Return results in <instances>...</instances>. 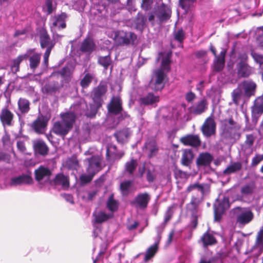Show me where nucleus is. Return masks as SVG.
Listing matches in <instances>:
<instances>
[{"mask_svg": "<svg viewBox=\"0 0 263 263\" xmlns=\"http://www.w3.org/2000/svg\"><path fill=\"white\" fill-rule=\"evenodd\" d=\"M106 207L111 212L117 211L119 207V202L114 198H108L106 203Z\"/></svg>", "mask_w": 263, "mask_h": 263, "instance_id": "nucleus-47", "label": "nucleus"}, {"mask_svg": "<svg viewBox=\"0 0 263 263\" xmlns=\"http://www.w3.org/2000/svg\"><path fill=\"white\" fill-rule=\"evenodd\" d=\"M54 7L53 5L52 0H46L45 5L43 7L44 12H46L47 14H50L52 12Z\"/></svg>", "mask_w": 263, "mask_h": 263, "instance_id": "nucleus-51", "label": "nucleus"}, {"mask_svg": "<svg viewBox=\"0 0 263 263\" xmlns=\"http://www.w3.org/2000/svg\"><path fill=\"white\" fill-rule=\"evenodd\" d=\"M255 244L257 246H261L263 248V227L259 230L257 234Z\"/></svg>", "mask_w": 263, "mask_h": 263, "instance_id": "nucleus-53", "label": "nucleus"}, {"mask_svg": "<svg viewBox=\"0 0 263 263\" xmlns=\"http://www.w3.org/2000/svg\"><path fill=\"white\" fill-rule=\"evenodd\" d=\"M226 53V51L224 50H222L218 57L215 58V60L214 61V71L219 72L223 69L224 66Z\"/></svg>", "mask_w": 263, "mask_h": 263, "instance_id": "nucleus-34", "label": "nucleus"}, {"mask_svg": "<svg viewBox=\"0 0 263 263\" xmlns=\"http://www.w3.org/2000/svg\"><path fill=\"white\" fill-rule=\"evenodd\" d=\"M88 173V174H82L80 176V181L81 182V184L82 185L86 184L89 182H90L93 176L95 175V172H90V171H87Z\"/></svg>", "mask_w": 263, "mask_h": 263, "instance_id": "nucleus-46", "label": "nucleus"}, {"mask_svg": "<svg viewBox=\"0 0 263 263\" xmlns=\"http://www.w3.org/2000/svg\"><path fill=\"white\" fill-rule=\"evenodd\" d=\"M180 141L186 146L197 147L201 145V141L197 135H187L180 138Z\"/></svg>", "mask_w": 263, "mask_h": 263, "instance_id": "nucleus-19", "label": "nucleus"}, {"mask_svg": "<svg viewBox=\"0 0 263 263\" xmlns=\"http://www.w3.org/2000/svg\"><path fill=\"white\" fill-rule=\"evenodd\" d=\"M14 114L7 106L3 108L0 112V120L4 127L12 126L14 125Z\"/></svg>", "mask_w": 263, "mask_h": 263, "instance_id": "nucleus-12", "label": "nucleus"}, {"mask_svg": "<svg viewBox=\"0 0 263 263\" xmlns=\"http://www.w3.org/2000/svg\"><path fill=\"white\" fill-rule=\"evenodd\" d=\"M78 115V112L71 110L61 114V121L56 122L53 126V132L63 138L72 129L76 118Z\"/></svg>", "mask_w": 263, "mask_h": 263, "instance_id": "nucleus-2", "label": "nucleus"}, {"mask_svg": "<svg viewBox=\"0 0 263 263\" xmlns=\"http://www.w3.org/2000/svg\"><path fill=\"white\" fill-rule=\"evenodd\" d=\"M98 63L102 66L104 69L107 70L111 64L112 61L109 55L99 57L98 60Z\"/></svg>", "mask_w": 263, "mask_h": 263, "instance_id": "nucleus-45", "label": "nucleus"}, {"mask_svg": "<svg viewBox=\"0 0 263 263\" xmlns=\"http://www.w3.org/2000/svg\"><path fill=\"white\" fill-rule=\"evenodd\" d=\"M51 171L47 167L41 165L34 171L35 180L40 184H44L50 181Z\"/></svg>", "mask_w": 263, "mask_h": 263, "instance_id": "nucleus-9", "label": "nucleus"}, {"mask_svg": "<svg viewBox=\"0 0 263 263\" xmlns=\"http://www.w3.org/2000/svg\"><path fill=\"white\" fill-rule=\"evenodd\" d=\"M185 100H186V101L187 102L191 103L195 99L196 95L194 92H193L192 91H190L185 95Z\"/></svg>", "mask_w": 263, "mask_h": 263, "instance_id": "nucleus-63", "label": "nucleus"}, {"mask_svg": "<svg viewBox=\"0 0 263 263\" xmlns=\"http://www.w3.org/2000/svg\"><path fill=\"white\" fill-rule=\"evenodd\" d=\"M146 171L147 181L149 183L153 182L157 176L155 167L152 165L147 166Z\"/></svg>", "mask_w": 263, "mask_h": 263, "instance_id": "nucleus-42", "label": "nucleus"}, {"mask_svg": "<svg viewBox=\"0 0 263 263\" xmlns=\"http://www.w3.org/2000/svg\"><path fill=\"white\" fill-rule=\"evenodd\" d=\"M39 38L41 46L42 48H52L55 44L54 42L51 40L46 30L42 29L39 32Z\"/></svg>", "mask_w": 263, "mask_h": 263, "instance_id": "nucleus-17", "label": "nucleus"}, {"mask_svg": "<svg viewBox=\"0 0 263 263\" xmlns=\"http://www.w3.org/2000/svg\"><path fill=\"white\" fill-rule=\"evenodd\" d=\"M194 190L200 192L202 196H206L210 192V186L206 184H200L198 183H195L191 184L187 188V191L189 192Z\"/></svg>", "mask_w": 263, "mask_h": 263, "instance_id": "nucleus-29", "label": "nucleus"}, {"mask_svg": "<svg viewBox=\"0 0 263 263\" xmlns=\"http://www.w3.org/2000/svg\"><path fill=\"white\" fill-rule=\"evenodd\" d=\"M263 160V154H256L252 158L251 166L255 167L257 166L261 161Z\"/></svg>", "mask_w": 263, "mask_h": 263, "instance_id": "nucleus-55", "label": "nucleus"}, {"mask_svg": "<svg viewBox=\"0 0 263 263\" xmlns=\"http://www.w3.org/2000/svg\"><path fill=\"white\" fill-rule=\"evenodd\" d=\"M158 96L155 95L153 93L149 92L144 95L139 99V103L141 106H151L156 107L157 103L159 101Z\"/></svg>", "mask_w": 263, "mask_h": 263, "instance_id": "nucleus-14", "label": "nucleus"}, {"mask_svg": "<svg viewBox=\"0 0 263 263\" xmlns=\"http://www.w3.org/2000/svg\"><path fill=\"white\" fill-rule=\"evenodd\" d=\"M161 239V236L160 235H158L157 236V241H156L153 245L149 247L146 252L144 257V261H147L152 258H153L157 252L158 250V245L160 242V240Z\"/></svg>", "mask_w": 263, "mask_h": 263, "instance_id": "nucleus-28", "label": "nucleus"}, {"mask_svg": "<svg viewBox=\"0 0 263 263\" xmlns=\"http://www.w3.org/2000/svg\"><path fill=\"white\" fill-rule=\"evenodd\" d=\"M197 198H192L190 203L187 204V208L191 210H195L198 206V202L196 201Z\"/></svg>", "mask_w": 263, "mask_h": 263, "instance_id": "nucleus-60", "label": "nucleus"}, {"mask_svg": "<svg viewBox=\"0 0 263 263\" xmlns=\"http://www.w3.org/2000/svg\"><path fill=\"white\" fill-rule=\"evenodd\" d=\"M146 16L142 13L139 12L134 21L136 28L139 30H143L146 26Z\"/></svg>", "mask_w": 263, "mask_h": 263, "instance_id": "nucleus-39", "label": "nucleus"}, {"mask_svg": "<svg viewBox=\"0 0 263 263\" xmlns=\"http://www.w3.org/2000/svg\"><path fill=\"white\" fill-rule=\"evenodd\" d=\"M121 100L119 97H114L108 105V110L110 113L117 115L122 111Z\"/></svg>", "mask_w": 263, "mask_h": 263, "instance_id": "nucleus-24", "label": "nucleus"}, {"mask_svg": "<svg viewBox=\"0 0 263 263\" xmlns=\"http://www.w3.org/2000/svg\"><path fill=\"white\" fill-rule=\"evenodd\" d=\"M230 206L229 198H216L214 204V219L215 221L220 222L226 210Z\"/></svg>", "mask_w": 263, "mask_h": 263, "instance_id": "nucleus-6", "label": "nucleus"}, {"mask_svg": "<svg viewBox=\"0 0 263 263\" xmlns=\"http://www.w3.org/2000/svg\"><path fill=\"white\" fill-rule=\"evenodd\" d=\"M17 147L18 149L21 152L23 153L26 151L25 143L23 141H18L17 142Z\"/></svg>", "mask_w": 263, "mask_h": 263, "instance_id": "nucleus-64", "label": "nucleus"}, {"mask_svg": "<svg viewBox=\"0 0 263 263\" xmlns=\"http://www.w3.org/2000/svg\"><path fill=\"white\" fill-rule=\"evenodd\" d=\"M54 183L55 185L61 186L63 189H67L69 186V177L62 173L58 174L54 179Z\"/></svg>", "mask_w": 263, "mask_h": 263, "instance_id": "nucleus-27", "label": "nucleus"}, {"mask_svg": "<svg viewBox=\"0 0 263 263\" xmlns=\"http://www.w3.org/2000/svg\"><path fill=\"white\" fill-rule=\"evenodd\" d=\"M159 148L156 142L154 140L147 141L143 147V151L149 158L154 157L157 155Z\"/></svg>", "mask_w": 263, "mask_h": 263, "instance_id": "nucleus-18", "label": "nucleus"}, {"mask_svg": "<svg viewBox=\"0 0 263 263\" xmlns=\"http://www.w3.org/2000/svg\"><path fill=\"white\" fill-rule=\"evenodd\" d=\"M242 168V164L240 162H234L228 166L223 171L225 174H231L240 171Z\"/></svg>", "mask_w": 263, "mask_h": 263, "instance_id": "nucleus-43", "label": "nucleus"}, {"mask_svg": "<svg viewBox=\"0 0 263 263\" xmlns=\"http://www.w3.org/2000/svg\"><path fill=\"white\" fill-rule=\"evenodd\" d=\"M172 53L160 52L156 61L158 62L162 59L161 67L154 71V76L150 83V87L154 91L161 90L164 87L166 72L170 70V59Z\"/></svg>", "mask_w": 263, "mask_h": 263, "instance_id": "nucleus-1", "label": "nucleus"}, {"mask_svg": "<svg viewBox=\"0 0 263 263\" xmlns=\"http://www.w3.org/2000/svg\"><path fill=\"white\" fill-rule=\"evenodd\" d=\"M153 3V0H142L141 7L145 10H148Z\"/></svg>", "mask_w": 263, "mask_h": 263, "instance_id": "nucleus-59", "label": "nucleus"}, {"mask_svg": "<svg viewBox=\"0 0 263 263\" xmlns=\"http://www.w3.org/2000/svg\"><path fill=\"white\" fill-rule=\"evenodd\" d=\"M194 158V154L192 149H184L182 151V155L181 158V163L182 165L191 167Z\"/></svg>", "mask_w": 263, "mask_h": 263, "instance_id": "nucleus-23", "label": "nucleus"}, {"mask_svg": "<svg viewBox=\"0 0 263 263\" xmlns=\"http://www.w3.org/2000/svg\"><path fill=\"white\" fill-rule=\"evenodd\" d=\"M136 37L134 33L119 31L115 33V41L119 45H128L131 41L134 42Z\"/></svg>", "mask_w": 263, "mask_h": 263, "instance_id": "nucleus-10", "label": "nucleus"}, {"mask_svg": "<svg viewBox=\"0 0 263 263\" xmlns=\"http://www.w3.org/2000/svg\"><path fill=\"white\" fill-rule=\"evenodd\" d=\"M107 91V86L105 85L100 84L95 88L91 95L93 102L98 103L99 106H102L103 100L102 96Z\"/></svg>", "mask_w": 263, "mask_h": 263, "instance_id": "nucleus-15", "label": "nucleus"}, {"mask_svg": "<svg viewBox=\"0 0 263 263\" xmlns=\"http://www.w3.org/2000/svg\"><path fill=\"white\" fill-rule=\"evenodd\" d=\"M87 160L88 162V166L87 168V171H90L91 172H95V174L98 172L100 166L99 158L96 156H92Z\"/></svg>", "mask_w": 263, "mask_h": 263, "instance_id": "nucleus-31", "label": "nucleus"}, {"mask_svg": "<svg viewBox=\"0 0 263 263\" xmlns=\"http://www.w3.org/2000/svg\"><path fill=\"white\" fill-rule=\"evenodd\" d=\"M67 17L68 15L65 12H62L61 14L52 16L50 20L51 31L65 28L66 27V21Z\"/></svg>", "mask_w": 263, "mask_h": 263, "instance_id": "nucleus-8", "label": "nucleus"}, {"mask_svg": "<svg viewBox=\"0 0 263 263\" xmlns=\"http://www.w3.org/2000/svg\"><path fill=\"white\" fill-rule=\"evenodd\" d=\"M137 166V162L136 160L132 159L130 161L127 162L125 164V170L130 174H133Z\"/></svg>", "mask_w": 263, "mask_h": 263, "instance_id": "nucleus-48", "label": "nucleus"}, {"mask_svg": "<svg viewBox=\"0 0 263 263\" xmlns=\"http://www.w3.org/2000/svg\"><path fill=\"white\" fill-rule=\"evenodd\" d=\"M171 13V8L162 3L154 8L149 14L148 19L153 25L155 24V18L160 23L165 22L170 19Z\"/></svg>", "mask_w": 263, "mask_h": 263, "instance_id": "nucleus-4", "label": "nucleus"}, {"mask_svg": "<svg viewBox=\"0 0 263 263\" xmlns=\"http://www.w3.org/2000/svg\"><path fill=\"white\" fill-rule=\"evenodd\" d=\"M208 108V102L206 99H202L198 101L192 108V112L195 115H200L205 112Z\"/></svg>", "mask_w": 263, "mask_h": 263, "instance_id": "nucleus-33", "label": "nucleus"}, {"mask_svg": "<svg viewBox=\"0 0 263 263\" xmlns=\"http://www.w3.org/2000/svg\"><path fill=\"white\" fill-rule=\"evenodd\" d=\"M52 48H47L44 55L43 63L45 66H47L48 63L49 57L51 52Z\"/></svg>", "mask_w": 263, "mask_h": 263, "instance_id": "nucleus-61", "label": "nucleus"}, {"mask_svg": "<svg viewBox=\"0 0 263 263\" xmlns=\"http://www.w3.org/2000/svg\"><path fill=\"white\" fill-rule=\"evenodd\" d=\"M101 106H99L97 103L93 102V103L90 104V109H87V110L84 111L83 112H81L80 113H79L78 112V111L81 108L82 105L76 104V105H73V106L72 107L74 111V112H78V115L79 114H80V115H84L87 117L93 118L96 116L98 109Z\"/></svg>", "mask_w": 263, "mask_h": 263, "instance_id": "nucleus-16", "label": "nucleus"}, {"mask_svg": "<svg viewBox=\"0 0 263 263\" xmlns=\"http://www.w3.org/2000/svg\"><path fill=\"white\" fill-rule=\"evenodd\" d=\"M240 93L238 90H234L232 93V98L233 102L237 104L240 99Z\"/></svg>", "mask_w": 263, "mask_h": 263, "instance_id": "nucleus-62", "label": "nucleus"}, {"mask_svg": "<svg viewBox=\"0 0 263 263\" xmlns=\"http://www.w3.org/2000/svg\"><path fill=\"white\" fill-rule=\"evenodd\" d=\"M66 165L70 170H78L79 167V162L76 159H69Z\"/></svg>", "mask_w": 263, "mask_h": 263, "instance_id": "nucleus-50", "label": "nucleus"}, {"mask_svg": "<svg viewBox=\"0 0 263 263\" xmlns=\"http://www.w3.org/2000/svg\"><path fill=\"white\" fill-rule=\"evenodd\" d=\"M62 86L58 82L53 81L45 84L42 90L44 93L53 95L59 91Z\"/></svg>", "mask_w": 263, "mask_h": 263, "instance_id": "nucleus-25", "label": "nucleus"}, {"mask_svg": "<svg viewBox=\"0 0 263 263\" xmlns=\"http://www.w3.org/2000/svg\"><path fill=\"white\" fill-rule=\"evenodd\" d=\"M95 78V75L94 73L89 72L86 73L80 81V84L81 86L83 88L88 87Z\"/></svg>", "mask_w": 263, "mask_h": 263, "instance_id": "nucleus-41", "label": "nucleus"}, {"mask_svg": "<svg viewBox=\"0 0 263 263\" xmlns=\"http://www.w3.org/2000/svg\"><path fill=\"white\" fill-rule=\"evenodd\" d=\"M33 182V179L28 175H22L17 177H13L10 179L11 186H17L23 184H30Z\"/></svg>", "mask_w": 263, "mask_h": 263, "instance_id": "nucleus-21", "label": "nucleus"}, {"mask_svg": "<svg viewBox=\"0 0 263 263\" xmlns=\"http://www.w3.org/2000/svg\"><path fill=\"white\" fill-rule=\"evenodd\" d=\"M174 205H171L167 208V210L164 215V223L165 224H166L172 218L174 214Z\"/></svg>", "mask_w": 263, "mask_h": 263, "instance_id": "nucleus-52", "label": "nucleus"}, {"mask_svg": "<svg viewBox=\"0 0 263 263\" xmlns=\"http://www.w3.org/2000/svg\"><path fill=\"white\" fill-rule=\"evenodd\" d=\"M199 242H201L203 248L214 246L217 243V240L214 235L209 231L204 233L201 236Z\"/></svg>", "mask_w": 263, "mask_h": 263, "instance_id": "nucleus-20", "label": "nucleus"}, {"mask_svg": "<svg viewBox=\"0 0 263 263\" xmlns=\"http://www.w3.org/2000/svg\"><path fill=\"white\" fill-rule=\"evenodd\" d=\"M29 57L30 67L31 69H36L41 60V54L34 52V49L28 50L25 54L18 55L13 60V64L11 66V71L15 73L20 70V64L23 60H26Z\"/></svg>", "mask_w": 263, "mask_h": 263, "instance_id": "nucleus-3", "label": "nucleus"}, {"mask_svg": "<svg viewBox=\"0 0 263 263\" xmlns=\"http://www.w3.org/2000/svg\"><path fill=\"white\" fill-rule=\"evenodd\" d=\"M114 135L119 142L124 143L127 140L130 133L128 129H123L117 132Z\"/></svg>", "mask_w": 263, "mask_h": 263, "instance_id": "nucleus-40", "label": "nucleus"}, {"mask_svg": "<svg viewBox=\"0 0 263 263\" xmlns=\"http://www.w3.org/2000/svg\"><path fill=\"white\" fill-rule=\"evenodd\" d=\"M96 48V45L93 40L90 38L85 39L81 46V50L84 52H92Z\"/></svg>", "mask_w": 263, "mask_h": 263, "instance_id": "nucleus-38", "label": "nucleus"}, {"mask_svg": "<svg viewBox=\"0 0 263 263\" xmlns=\"http://www.w3.org/2000/svg\"><path fill=\"white\" fill-rule=\"evenodd\" d=\"M245 96L248 97L254 96L256 88V84L252 81H246L243 83Z\"/></svg>", "mask_w": 263, "mask_h": 263, "instance_id": "nucleus-37", "label": "nucleus"}, {"mask_svg": "<svg viewBox=\"0 0 263 263\" xmlns=\"http://www.w3.org/2000/svg\"><path fill=\"white\" fill-rule=\"evenodd\" d=\"M132 184L131 181H125L121 183L120 190L123 195H127L130 190Z\"/></svg>", "mask_w": 263, "mask_h": 263, "instance_id": "nucleus-49", "label": "nucleus"}, {"mask_svg": "<svg viewBox=\"0 0 263 263\" xmlns=\"http://www.w3.org/2000/svg\"><path fill=\"white\" fill-rule=\"evenodd\" d=\"M203 135L206 138L215 135L216 132V123L214 119L208 117L204 121L201 127Z\"/></svg>", "mask_w": 263, "mask_h": 263, "instance_id": "nucleus-13", "label": "nucleus"}, {"mask_svg": "<svg viewBox=\"0 0 263 263\" xmlns=\"http://www.w3.org/2000/svg\"><path fill=\"white\" fill-rule=\"evenodd\" d=\"M30 103L29 101L24 98H20L17 102L18 112L17 115L21 117V115H25L29 112L30 109Z\"/></svg>", "mask_w": 263, "mask_h": 263, "instance_id": "nucleus-22", "label": "nucleus"}, {"mask_svg": "<svg viewBox=\"0 0 263 263\" xmlns=\"http://www.w3.org/2000/svg\"><path fill=\"white\" fill-rule=\"evenodd\" d=\"M263 113V96L258 97L252 108V117H258Z\"/></svg>", "mask_w": 263, "mask_h": 263, "instance_id": "nucleus-26", "label": "nucleus"}, {"mask_svg": "<svg viewBox=\"0 0 263 263\" xmlns=\"http://www.w3.org/2000/svg\"><path fill=\"white\" fill-rule=\"evenodd\" d=\"M223 133L231 138H239L241 125L232 118L223 121Z\"/></svg>", "mask_w": 263, "mask_h": 263, "instance_id": "nucleus-5", "label": "nucleus"}, {"mask_svg": "<svg viewBox=\"0 0 263 263\" xmlns=\"http://www.w3.org/2000/svg\"><path fill=\"white\" fill-rule=\"evenodd\" d=\"M196 0H179L180 7L184 9L187 10L189 8L191 5Z\"/></svg>", "mask_w": 263, "mask_h": 263, "instance_id": "nucleus-56", "label": "nucleus"}, {"mask_svg": "<svg viewBox=\"0 0 263 263\" xmlns=\"http://www.w3.org/2000/svg\"><path fill=\"white\" fill-rule=\"evenodd\" d=\"M93 216L96 223H102L112 218L113 214H106L101 211H95L93 213Z\"/></svg>", "mask_w": 263, "mask_h": 263, "instance_id": "nucleus-36", "label": "nucleus"}, {"mask_svg": "<svg viewBox=\"0 0 263 263\" xmlns=\"http://www.w3.org/2000/svg\"><path fill=\"white\" fill-rule=\"evenodd\" d=\"M174 38L176 40L181 43L184 38V32L182 29H180L174 33Z\"/></svg>", "mask_w": 263, "mask_h": 263, "instance_id": "nucleus-58", "label": "nucleus"}, {"mask_svg": "<svg viewBox=\"0 0 263 263\" xmlns=\"http://www.w3.org/2000/svg\"><path fill=\"white\" fill-rule=\"evenodd\" d=\"M238 75L240 77L247 78L251 74V69L244 61H241L237 65Z\"/></svg>", "mask_w": 263, "mask_h": 263, "instance_id": "nucleus-30", "label": "nucleus"}, {"mask_svg": "<svg viewBox=\"0 0 263 263\" xmlns=\"http://www.w3.org/2000/svg\"><path fill=\"white\" fill-rule=\"evenodd\" d=\"M254 187L253 184L246 185L241 188V193L246 195L250 194L253 192Z\"/></svg>", "mask_w": 263, "mask_h": 263, "instance_id": "nucleus-54", "label": "nucleus"}, {"mask_svg": "<svg viewBox=\"0 0 263 263\" xmlns=\"http://www.w3.org/2000/svg\"><path fill=\"white\" fill-rule=\"evenodd\" d=\"M213 156L208 153L200 154L196 161V164L198 166H208L213 160Z\"/></svg>", "mask_w": 263, "mask_h": 263, "instance_id": "nucleus-32", "label": "nucleus"}, {"mask_svg": "<svg viewBox=\"0 0 263 263\" xmlns=\"http://www.w3.org/2000/svg\"><path fill=\"white\" fill-rule=\"evenodd\" d=\"M255 137L252 134L247 135L246 140L245 142V145L249 148H251L254 144Z\"/></svg>", "mask_w": 263, "mask_h": 263, "instance_id": "nucleus-57", "label": "nucleus"}, {"mask_svg": "<svg viewBox=\"0 0 263 263\" xmlns=\"http://www.w3.org/2000/svg\"><path fill=\"white\" fill-rule=\"evenodd\" d=\"M149 198H135L131 204L137 208L144 209L147 206Z\"/></svg>", "mask_w": 263, "mask_h": 263, "instance_id": "nucleus-44", "label": "nucleus"}, {"mask_svg": "<svg viewBox=\"0 0 263 263\" xmlns=\"http://www.w3.org/2000/svg\"><path fill=\"white\" fill-rule=\"evenodd\" d=\"M236 210L238 211L236 221V223L239 225L245 226L251 222L254 219V213L249 208L237 207Z\"/></svg>", "mask_w": 263, "mask_h": 263, "instance_id": "nucleus-7", "label": "nucleus"}, {"mask_svg": "<svg viewBox=\"0 0 263 263\" xmlns=\"http://www.w3.org/2000/svg\"><path fill=\"white\" fill-rule=\"evenodd\" d=\"M33 147L35 152L40 155L45 156L48 152V147L42 140H36L33 142Z\"/></svg>", "mask_w": 263, "mask_h": 263, "instance_id": "nucleus-35", "label": "nucleus"}, {"mask_svg": "<svg viewBox=\"0 0 263 263\" xmlns=\"http://www.w3.org/2000/svg\"><path fill=\"white\" fill-rule=\"evenodd\" d=\"M48 121L46 117L40 115L32 123L31 127L35 133L40 134H43L46 130Z\"/></svg>", "mask_w": 263, "mask_h": 263, "instance_id": "nucleus-11", "label": "nucleus"}]
</instances>
